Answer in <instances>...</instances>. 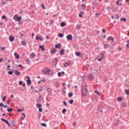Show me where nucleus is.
<instances>
[{
  "mask_svg": "<svg viewBox=\"0 0 129 129\" xmlns=\"http://www.w3.org/2000/svg\"><path fill=\"white\" fill-rule=\"evenodd\" d=\"M82 93L83 97L87 96L88 93V90H87V89L84 86H82Z\"/></svg>",
  "mask_w": 129,
  "mask_h": 129,
  "instance_id": "nucleus-1",
  "label": "nucleus"
},
{
  "mask_svg": "<svg viewBox=\"0 0 129 129\" xmlns=\"http://www.w3.org/2000/svg\"><path fill=\"white\" fill-rule=\"evenodd\" d=\"M50 71H51V69L49 68H44L42 70V73L44 74V75H47L50 73Z\"/></svg>",
  "mask_w": 129,
  "mask_h": 129,
  "instance_id": "nucleus-2",
  "label": "nucleus"
},
{
  "mask_svg": "<svg viewBox=\"0 0 129 129\" xmlns=\"http://www.w3.org/2000/svg\"><path fill=\"white\" fill-rule=\"evenodd\" d=\"M13 19L17 22H21V21H22V17H18V15H15Z\"/></svg>",
  "mask_w": 129,
  "mask_h": 129,
  "instance_id": "nucleus-3",
  "label": "nucleus"
},
{
  "mask_svg": "<svg viewBox=\"0 0 129 129\" xmlns=\"http://www.w3.org/2000/svg\"><path fill=\"white\" fill-rule=\"evenodd\" d=\"M87 78H88L89 80H90V81H91L93 80V78H94V75H93V74H91L87 76Z\"/></svg>",
  "mask_w": 129,
  "mask_h": 129,
  "instance_id": "nucleus-4",
  "label": "nucleus"
},
{
  "mask_svg": "<svg viewBox=\"0 0 129 129\" xmlns=\"http://www.w3.org/2000/svg\"><path fill=\"white\" fill-rule=\"evenodd\" d=\"M67 40H72V39H73V36H72V35L69 34L67 36Z\"/></svg>",
  "mask_w": 129,
  "mask_h": 129,
  "instance_id": "nucleus-5",
  "label": "nucleus"
},
{
  "mask_svg": "<svg viewBox=\"0 0 129 129\" xmlns=\"http://www.w3.org/2000/svg\"><path fill=\"white\" fill-rule=\"evenodd\" d=\"M36 40H37V41H39V40L40 41H43V38L42 37H40L39 36H36Z\"/></svg>",
  "mask_w": 129,
  "mask_h": 129,
  "instance_id": "nucleus-6",
  "label": "nucleus"
},
{
  "mask_svg": "<svg viewBox=\"0 0 129 129\" xmlns=\"http://www.w3.org/2000/svg\"><path fill=\"white\" fill-rule=\"evenodd\" d=\"M9 40H10V42H14V41H15V37L10 36Z\"/></svg>",
  "mask_w": 129,
  "mask_h": 129,
  "instance_id": "nucleus-7",
  "label": "nucleus"
},
{
  "mask_svg": "<svg viewBox=\"0 0 129 129\" xmlns=\"http://www.w3.org/2000/svg\"><path fill=\"white\" fill-rule=\"evenodd\" d=\"M56 52H57V49H56V48H53L51 51L50 53L51 54H55L56 53Z\"/></svg>",
  "mask_w": 129,
  "mask_h": 129,
  "instance_id": "nucleus-8",
  "label": "nucleus"
},
{
  "mask_svg": "<svg viewBox=\"0 0 129 129\" xmlns=\"http://www.w3.org/2000/svg\"><path fill=\"white\" fill-rule=\"evenodd\" d=\"M101 55L102 57L101 58L98 59V61L99 62H100L101 61V60H102V59H103V58H104V54L103 53H101Z\"/></svg>",
  "mask_w": 129,
  "mask_h": 129,
  "instance_id": "nucleus-9",
  "label": "nucleus"
},
{
  "mask_svg": "<svg viewBox=\"0 0 129 129\" xmlns=\"http://www.w3.org/2000/svg\"><path fill=\"white\" fill-rule=\"evenodd\" d=\"M65 53V50L64 49H62L60 50V55H64V53Z\"/></svg>",
  "mask_w": 129,
  "mask_h": 129,
  "instance_id": "nucleus-10",
  "label": "nucleus"
},
{
  "mask_svg": "<svg viewBox=\"0 0 129 129\" xmlns=\"http://www.w3.org/2000/svg\"><path fill=\"white\" fill-rule=\"evenodd\" d=\"M14 56L16 59H19V58H20V55L18 54L16 52L14 53Z\"/></svg>",
  "mask_w": 129,
  "mask_h": 129,
  "instance_id": "nucleus-11",
  "label": "nucleus"
},
{
  "mask_svg": "<svg viewBox=\"0 0 129 129\" xmlns=\"http://www.w3.org/2000/svg\"><path fill=\"white\" fill-rule=\"evenodd\" d=\"M15 74L19 76V75H21V73L18 71V70H15Z\"/></svg>",
  "mask_w": 129,
  "mask_h": 129,
  "instance_id": "nucleus-12",
  "label": "nucleus"
},
{
  "mask_svg": "<svg viewBox=\"0 0 129 129\" xmlns=\"http://www.w3.org/2000/svg\"><path fill=\"white\" fill-rule=\"evenodd\" d=\"M1 120H2V121H4V122H6L7 124V123H9V121H8V120L5 119L4 118H1Z\"/></svg>",
  "mask_w": 129,
  "mask_h": 129,
  "instance_id": "nucleus-13",
  "label": "nucleus"
},
{
  "mask_svg": "<svg viewBox=\"0 0 129 129\" xmlns=\"http://www.w3.org/2000/svg\"><path fill=\"white\" fill-rule=\"evenodd\" d=\"M27 83L28 85H31V84H32V81H31V80H28L27 81Z\"/></svg>",
  "mask_w": 129,
  "mask_h": 129,
  "instance_id": "nucleus-14",
  "label": "nucleus"
},
{
  "mask_svg": "<svg viewBox=\"0 0 129 129\" xmlns=\"http://www.w3.org/2000/svg\"><path fill=\"white\" fill-rule=\"evenodd\" d=\"M31 57L32 58H35V57H36V54H35V52L31 53Z\"/></svg>",
  "mask_w": 129,
  "mask_h": 129,
  "instance_id": "nucleus-15",
  "label": "nucleus"
},
{
  "mask_svg": "<svg viewBox=\"0 0 129 129\" xmlns=\"http://www.w3.org/2000/svg\"><path fill=\"white\" fill-rule=\"evenodd\" d=\"M39 48L41 49L42 51H44L45 50V48L44 47V45H39Z\"/></svg>",
  "mask_w": 129,
  "mask_h": 129,
  "instance_id": "nucleus-16",
  "label": "nucleus"
},
{
  "mask_svg": "<svg viewBox=\"0 0 129 129\" xmlns=\"http://www.w3.org/2000/svg\"><path fill=\"white\" fill-rule=\"evenodd\" d=\"M7 111H8L9 112H12V111H14V109L9 108V109H7Z\"/></svg>",
  "mask_w": 129,
  "mask_h": 129,
  "instance_id": "nucleus-17",
  "label": "nucleus"
},
{
  "mask_svg": "<svg viewBox=\"0 0 129 129\" xmlns=\"http://www.w3.org/2000/svg\"><path fill=\"white\" fill-rule=\"evenodd\" d=\"M36 106H37V107H39V108H41V107H42V104L37 103L36 104Z\"/></svg>",
  "mask_w": 129,
  "mask_h": 129,
  "instance_id": "nucleus-18",
  "label": "nucleus"
},
{
  "mask_svg": "<svg viewBox=\"0 0 129 129\" xmlns=\"http://www.w3.org/2000/svg\"><path fill=\"white\" fill-rule=\"evenodd\" d=\"M121 22H126V19L125 18H122L120 19Z\"/></svg>",
  "mask_w": 129,
  "mask_h": 129,
  "instance_id": "nucleus-19",
  "label": "nucleus"
},
{
  "mask_svg": "<svg viewBox=\"0 0 129 129\" xmlns=\"http://www.w3.org/2000/svg\"><path fill=\"white\" fill-rule=\"evenodd\" d=\"M70 64L68 62H66L64 63V67H68L69 66Z\"/></svg>",
  "mask_w": 129,
  "mask_h": 129,
  "instance_id": "nucleus-20",
  "label": "nucleus"
},
{
  "mask_svg": "<svg viewBox=\"0 0 129 129\" xmlns=\"http://www.w3.org/2000/svg\"><path fill=\"white\" fill-rule=\"evenodd\" d=\"M58 36L59 37H60V38H63V37L64 36V34L62 33H59Z\"/></svg>",
  "mask_w": 129,
  "mask_h": 129,
  "instance_id": "nucleus-21",
  "label": "nucleus"
},
{
  "mask_svg": "<svg viewBox=\"0 0 129 129\" xmlns=\"http://www.w3.org/2000/svg\"><path fill=\"white\" fill-rule=\"evenodd\" d=\"M81 7L83 9H85L86 8V5L85 4H81Z\"/></svg>",
  "mask_w": 129,
  "mask_h": 129,
  "instance_id": "nucleus-22",
  "label": "nucleus"
},
{
  "mask_svg": "<svg viewBox=\"0 0 129 129\" xmlns=\"http://www.w3.org/2000/svg\"><path fill=\"white\" fill-rule=\"evenodd\" d=\"M40 125H41V126H45V127L47 126V124H46V123H41V124H40Z\"/></svg>",
  "mask_w": 129,
  "mask_h": 129,
  "instance_id": "nucleus-23",
  "label": "nucleus"
},
{
  "mask_svg": "<svg viewBox=\"0 0 129 129\" xmlns=\"http://www.w3.org/2000/svg\"><path fill=\"white\" fill-rule=\"evenodd\" d=\"M73 96V93H70L69 94V97H72Z\"/></svg>",
  "mask_w": 129,
  "mask_h": 129,
  "instance_id": "nucleus-24",
  "label": "nucleus"
},
{
  "mask_svg": "<svg viewBox=\"0 0 129 129\" xmlns=\"http://www.w3.org/2000/svg\"><path fill=\"white\" fill-rule=\"evenodd\" d=\"M117 101H121V100H122V98L118 97V98H117Z\"/></svg>",
  "mask_w": 129,
  "mask_h": 129,
  "instance_id": "nucleus-25",
  "label": "nucleus"
},
{
  "mask_svg": "<svg viewBox=\"0 0 129 129\" xmlns=\"http://www.w3.org/2000/svg\"><path fill=\"white\" fill-rule=\"evenodd\" d=\"M65 22H62L60 24L61 27H64V26H66Z\"/></svg>",
  "mask_w": 129,
  "mask_h": 129,
  "instance_id": "nucleus-26",
  "label": "nucleus"
},
{
  "mask_svg": "<svg viewBox=\"0 0 129 129\" xmlns=\"http://www.w3.org/2000/svg\"><path fill=\"white\" fill-rule=\"evenodd\" d=\"M22 45H23L24 46H26V45H27V42H26V41H23Z\"/></svg>",
  "mask_w": 129,
  "mask_h": 129,
  "instance_id": "nucleus-27",
  "label": "nucleus"
},
{
  "mask_svg": "<svg viewBox=\"0 0 129 129\" xmlns=\"http://www.w3.org/2000/svg\"><path fill=\"white\" fill-rule=\"evenodd\" d=\"M107 11H108V12H110V11H111V8L109 7H107Z\"/></svg>",
  "mask_w": 129,
  "mask_h": 129,
  "instance_id": "nucleus-28",
  "label": "nucleus"
},
{
  "mask_svg": "<svg viewBox=\"0 0 129 129\" xmlns=\"http://www.w3.org/2000/svg\"><path fill=\"white\" fill-rule=\"evenodd\" d=\"M126 42L128 43V44L126 45V48H129V40H127Z\"/></svg>",
  "mask_w": 129,
  "mask_h": 129,
  "instance_id": "nucleus-29",
  "label": "nucleus"
},
{
  "mask_svg": "<svg viewBox=\"0 0 129 129\" xmlns=\"http://www.w3.org/2000/svg\"><path fill=\"white\" fill-rule=\"evenodd\" d=\"M74 102V100H70V104H73V103Z\"/></svg>",
  "mask_w": 129,
  "mask_h": 129,
  "instance_id": "nucleus-30",
  "label": "nucleus"
},
{
  "mask_svg": "<svg viewBox=\"0 0 129 129\" xmlns=\"http://www.w3.org/2000/svg\"><path fill=\"white\" fill-rule=\"evenodd\" d=\"M108 46H109V44H106V45H105L104 46V48L105 49H107Z\"/></svg>",
  "mask_w": 129,
  "mask_h": 129,
  "instance_id": "nucleus-31",
  "label": "nucleus"
},
{
  "mask_svg": "<svg viewBox=\"0 0 129 129\" xmlns=\"http://www.w3.org/2000/svg\"><path fill=\"white\" fill-rule=\"evenodd\" d=\"M67 111L66 108H63L62 111V113H64V112H66Z\"/></svg>",
  "mask_w": 129,
  "mask_h": 129,
  "instance_id": "nucleus-32",
  "label": "nucleus"
},
{
  "mask_svg": "<svg viewBox=\"0 0 129 129\" xmlns=\"http://www.w3.org/2000/svg\"><path fill=\"white\" fill-rule=\"evenodd\" d=\"M39 91L40 92H42V91H43V88L42 87H40L39 89Z\"/></svg>",
  "mask_w": 129,
  "mask_h": 129,
  "instance_id": "nucleus-33",
  "label": "nucleus"
},
{
  "mask_svg": "<svg viewBox=\"0 0 129 129\" xmlns=\"http://www.w3.org/2000/svg\"><path fill=\"white\" fill-rule=\"evenodd\" d=\"M8 74H9L10 75H13V72H12V71H9V72H8Z\"/></svg>",
  "mask_w": 129,
  "mask_h": 129,
  "instance_id": "nucleus-34",
  "label": "nucleus"
},
{
  "mask_svg": "<svg viewBox=\"0 0 129 129\" xmlns=\"http://www.w3.org/2000/svg\"><path fill=\"white\" fill-rule=\"evenodd\" d=\"M41 7H42V9H43V10H45V5L44 4H42V5H41Z\"/></svg>",
  "mask_w": 129,
  "mask_h": 129,
  "instance_id": "nucleus-35",
  "label": "nucleus"
},
{
  "mask_svg": "<svg viewBox=\"0 0 129 129\" xmlns=\"http://www.w3.org/2000/svg\"><path fill=\"white\" fill-rule=\"evenodd\" d=\"M59 47H60V45L56 44L55 46V48H56V49H58V48H59Z\"/></svg>",
  "mask_w": 129,
  "mask_h": 129,
  "instance_id": "nucleus-36",
  "label": "nucleus"
},
{
  "mask_svg": "<svg viewBox=\"0 0 129 129\" xmlns=\"http://www.w3.org/2000/svg\"><path fill=\"white\" fill-rule=\"evenodd\" d=\"M76 55L78 56H80V55H81V53H80V52H77Z\"/></svg>",
  "mask_w": 129,
  "mask_h": 129,
  "instance_id": "nucleus-37",
  "label": "nucleus"
},
{
  "mask_svg": "<svg viewBox=\"0 0 129 129\" xmlns=\"http://www.w3.org/2000/svg\"><path fill=\"white\" fill-rule=\"evenodd\" d=\"M92 5H94V6H98V3H93Z\"/></svg>",
  "mask_w": 129,
  "mask_h": 129,
  "instance_id": "nucleus-38",
  "label": "nucleus"
},
{
  "mask_svg": "<svg viewBox=\"0 0 129 129\" xmlns=\"http://www.w3.org/2000/svg\"><path fill=\"white\" fill-rule=\"evenodd\" d=\"M95 93H96L97 94H98L99 96L100 95V93H99V92L97 91H95Z\"/></svg>",
  "mask_w": 129,
  "mask_h": 129,
  "instance_id": "nucleus-39",
  "label": "nucleus"
},
{
  "mask_svg": "<svg viewBox=\"0 0 129 129\" xmlns=\"http://www.w3.org/2000/svg\"><path fill=\"white\" fill-rule=\"evenodd\" d=\"M39 112H42V111H43V109L42 108H39Z\"/></svg>",
  "mask_w": 129,
  "mask_h": 129,
  "instance_id": "nucleus-40",
  "label": "nucleus"
},
{
  "mask_svg": "<svg viewBox=\"0 0 129 129\" xmlns=\"http://www.w3.org/2000/svg\"><path fill=\"white\" fill-rule=\"evenodd\" d=\"M120 1V0H118V1L116 2V5L117 6H118V5H119Z\"/></svg>",
  "mask_w": 129,
  "mask_h": 129,
  "instance_id": "nucleus-41",
  "label": "nucleus"
},
{
  "mask_svg": "<svg viewBox=\"0 0 129 129\" xmlns=\"http://www.w3.org/2000/svg\"><path fill=\"white\" fill-rule=\"evenodd\" d=\"M6 98H7V96H5L3 98V101H5L6 100Z\"/></svg>",
  "mask_w": 129,
  "mask_h": 129,
  "instance_id": "nucleus-42",
  "label": "nucleus"
},
{
  "mask_svg": "<svg viewBox=\"0 0 129 129\" xmlns=\"http://www.w3.org/2000/svg\"><path fill=\"white\" fill-rule=\"evenodd\" d=\"M23 109H18V112H22V111H23Z\"/></svg>",
  "mask_w": 129,
  "mask_h": 129,
  "instance_id": "nucleus-43",
  "label": "nucleus"
},
{
  "mask_svg": "<svg viewBox=\"0 0 129 129\" xmlns=\"http://www.w3.org/2000/svg\"><path fill=\"white\" fill-rule=\"evenodd\" d=\"M61 73H60V72H59L58 73V77H61Z\"/></svg>",
  "mask_w": 129,
  "mask_h": 129,
  "instance_id": "nucleus-44",
  "label": "nucleus"
},
{
  "mask_svg": "<svg viewBox=\"0 0 129 129\" xmlns=\"http://www.w3.org/2000/svg\"><path fill=\"white\" fill-rule=\"evenodd\" d=\"M62 94H66V91L63 90H62Z\"/></svg>",
  "mask_w": 129,
  "mask_h": 129,
  "instance_id": "nucleus-45",
  "label": "nucleus"
},
{
  "mask_svg": "<svg viewBox=\"0 0 129 129\" xmlns=\"http://www.w3.org/2000/svg\"><path fill=\"white\" fill-rule=\"evenodd\" d=\"M111 38H112V37L109 36V37L108 38V41H109V40H111Z\"/></svg>",
  "mask_w": 129,
  "mask_h": 129,
  "instance_id": "nucleus-46",
  "label": "nucleus"
},
{
  "mask_svg": "<svg viewBox=\"0 0 129 129\" xmlns=\"http://www.w3.org/2000/svg\"><path fill=\"white\" fill-rule=\"evenodd\" d=\"M2 106H4V103H0V107H2Z\"/></svg>",
  "mask_w": 129,
  "mask_h": 129,
  "instance_id": "nucleus-47",
  "label": "nucleus"
},
{
  "mask_svg": "<svg viewBox=\"0 0 129 129\" xmlns=\"http://www.w3.org/2000/svg\"><path fill=\"white\" fill-rule=\"evenodd\" d=\"M63 104H64V105H67V103L66 102V101H64L63 102Z\"/></svg>",
  "mask_w": 129,
  "mask_h": 129,
  "instance_id": "nucleus-48",
  "label": "nucleus"
},
{
  "mask_svg": "<svg viewBox=\"0 0 129 129\" xmlns=\"http://www.w3.org/2000/svg\"><path fill=\"white\" fill-rule=\"evenodd\" d=\"M10 68H11V66H8V70H11V69H10Z\"/></svg>",
  "mask_w": 129,
  "mask_h": 129,
  "instance_id": "nucleus-49",
  "label": "nucleus"
},
{
  "mask_svg": "<svg viewBox=\"0 0 129 129\" xmlns=\"http://www.w3.org/2000/svg\"><path fill=\"white\" fill-rule=\"evenodd\" d=\"M55 61L56 62V63H58V59H57V58H55Z\"/></svg>",
  "mask_w": 129,
  "mask_h": 129,
  "instance_id": "nucleus-50",
  "label": "nucleus"
},
{
  "mask_svg": "<svg viewBox=\"0 0 129 129\" xmlns=\"http://www.w3.org/2000/svg\"><path fill=\"white\" fill-rule=\"evenodd\" d=\"M102 31H103V33H104V34H105L106 31H105V29H102Z\"/></svg>",
  "mask_w": 129,
  "mask_h": 129,
  "instance_id": "nucleus-51",
  "label": "nucleus"
},
{
  "mask_svg": "<svg viewBox=\"0 0 129 129\" xmlns=\"http://www.w3.org/2000/svg\"><path fill=\"white\" fill-rule=\"evenodd\" d=\"M23 84V81H20V82H19V85H22Z\"/></svg>",
  "mask_w": 129,
  "mask_h": 129,
  "instance_id": "nucleus-52",
  "label": "nucleus"
},
{
  "mask_svg": "<svg viewBox=\"0 0 129 129\" xmlns=\"http://www.w3.org/2000/svg\"><path fill=\"white\" fill-rule=\"evenodd\" d=\"M40 100V98H38V99H37L36 101L37 102H39Z\"/></svg>",
  "mask_w": 129,
  "mask_h": 129,
  "instance_id": "nucleus-53",
  "label": "nucleus"
},
{
  "mask_svg": "<svg viewBox=\"0 0 129 129\" xmlns=\"http://www.w3.org/2000/svg\"><path fill=\"white\" fill-rule=\"evenodd\" d=\"M118 6L119 7H120V6H122V4L121 3H119V4H118Z\"/></svg>",
  "mask_w": 129,
  "mask_h": 129,
  "instance_id": "nucleus-54",
  "label": "nucleus"
},
{
  "mask_svg": "<svg viewBox=\"0 0 129 129\" xmlns=\"http://www.w3.org/2000/svg\"><path fill=\"white\" fill-rule=\"evenodd\" d=\"M3 61H4V59L3 58L0 59V63L3 62Z\"/></svg>",
  "mask_w": 129,
  "mask_h": 129,
  "instance_id": "nucleus-55",
  "label": "nucleus"
},
{
  "mask_svg": "<svg viewBox=\"0 0 129 129\" xmlns=\"http://www.w3.org/2000/svg\"><path fill=\"white\" fill-rule=\"evenodd\" d=\"M34 92H35V93H39V91H37V90H35V91H34Z\"/></svg>",
  "mask_w": 129,
  "mask_h": 129,
  "instance_id": "nucleus-56",
  "label": "nucleus"
},
{
  "mask_svg": "<svg viewBox=\"0 0 129 129\" xmlns=\"http://www.w3.org/2000/svg\"><path fill=\"white\" fill-rule=\"evenodd\" d=\"M111 19H112V20H113V19H114V16L113 15H112V16H111Z\"/></svg>",
  "mask_w": 129,
  "mask_h": 129,
  "instance_id": "nucleus-57",
  "label": "nucleus"
},
{
  "mask_svg": "<svg viewBox=\"0 0 129 129\" xmlns=\"http://www.w3.org/2000/svg\"><path fill=\"white\" fill-rule=\"evenodd\" d=\"M2 19H6V17L5 16H2Z\"/></svg>",
  "mask_w": 129,
  "mask_h": 129,
  "instance_id": "nucleus-58",
  "label": "nucleus"
},
{
  "mask_svg": "<svg viewBox=\"0 0 129 129\" xmlns=\"http://www.w3.org/2000/svg\"><path fill=\"white\" fill-rule=\"evenodd\" d=\"M18 67L22 68V67H23V66H22V64H19Z\"/></svg>",
  "mask_w": 129,
  "mask_h": 129,
  "instance_id": "nucleus-59",
  "label": "nucleus"
},
{
  "mask_svg": "<svg viewBox=\"0 0 129 129\" xmlns=\"http://www.w3.org/2000/svg\"><path fill=\"white\" fill-rule=\"evenodd\" d=\"M46 106H48V107L50 106V105L49 104V103H46Z\"/></svg>",
  "mask_w": 129,
  "mask_h": 129,
  "instance_id": "nucleus-60",
  "label": "nucleus"
},
{
  "mask_svg": "<svg viewBox=\"0 0 129 129\" xmlns=\"http://www.w3.org/2000/svg\"><path fill=\"white\" fill-rule=\"evenodd\" d=\"M111 40L112 42H113L114 39H113V37H112Z\"/></svg>",
  "mask_w": 129,
  "mask_h": 129,
  "instance_id": "nucleus-61",
  "label": "nucleus"
},
{
  "mask_svg": "<svg viewBox=\"0 0 129 129\" xmlns=\"http://www.w3.org/2000/svg\"><path fill=\"white\" fill-rule=\"evenodd\" d=\"M27 63H29L30 62V60L29 59H26Z\"/></svg>",
  "mask_w": 129,
  "mask_h": 129,
  "instance_id": "nucleus-62",
  "label": "nucleus"
},
{
  "mask_svg": "<svg viewBox=\"0 0 129 129\" xmlns=\"http://www.w3.org/2000/svg\"><path fill=\"white\" fill-rule=\"evenodd\" d=\"M79 17L80 18H82V14H80L79 15Z\"/></svg>",
  "mask_w": 129,
  "mask_h": 129,
  "instance_id": "nucleus-63",
  "label": "nucleus"
},
{
  "mask_svg": "<svg viewBox=\"0 0 129 129\" xmlns=\"http://www.w3.org/2000/svg\"><path fill=\"white\" fill-rule=\"evenodd\" d=\"M105 3H106L107 4H108L109 3L108 0H105Z\"/></svg>",
  "mask_w": 129,
  "mask_h": 129,
  "instance_id": "nucleus-64",
  "label": "nucleus"
}]
</instances>
